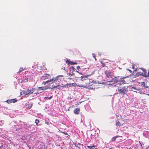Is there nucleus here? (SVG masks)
Wrapping results in <instances>:
<instances>
[{
    "label": "nucleus",
    "instance_id": "nucleus-1",
    "mask_svg": "<svg viewBox=\"0 0 149 149\" xmlns=\"http://www.w3.org/2000/svg\"><path fill=\"white\" fill-rule=\"evenodd\" d=\"M89 81H81V80L78 81L77 86L87 88L89 86Z\"/></svg>",
    "mask_w": 149,
    "mask_h": 149
},
{
    "label": "nucleus",
    "instance_id": "nucleus-2",
    "mask_svg": "<svg viewBox=\"0 0 149 149\" xmlns=\"http://www.w3.org/2000/svg\"><path fill=\"white\" fill-rule=\"evenodd\" d=\"M128 86H124L122 88H118V90L119 93L124 95L126 94V93L128 91Z\"/></svg>",
    "mask_w": 149,
    "mask_h": 149
},
{
    "label": "nucleus",
    "instance_id": "nucleus-3",
    "mask_svg": "<svg viewBox=\"0 0 149 149\" xmlns=\"http://www.w3.org/2000/svg\"><path fill=\"white\" fill-rule=\"evenodd\" d=\"M66 86H60L59 85H57L56 86H52V87L49 86V85L45 86L43 87V90H45L48 89H52L53 88L59 89V88H63L64 87H66Z\"/></svg>",
    "mask_w": 149,
    "mask_h": 149
},
{
    "label": "nucleus",
    "instance_id": "nucleus-4",
    "mask_svg": "<svg viewBox=\"0 0 149 149\" xmlns=\"http://www.w3.org/2000/svg\"><path fill=\"white\" fill-rule=\"evenodd\" d=\"M35 89L34 88H32L28 89L26 91L23 92V93L25 96L28 95H30L33 93L35 91Z\"/></svg>",
    "mask_w": 149,
    "mask_h": 149
},
{
    "label": "nucleus",
    "instance_id": "nucleus-5",
    "mask_svg": "<svg viewBox=\"0 0 149 149\" xmlns=\"http://www.w3.org/2000/svg\"><path fill=\"white\" fill-rule=\"evenodd\" d=\"M106 76L109 78H112L114 76V73H113L112 71L107 70L105 72Z\"/></svg>",
    "mask_w": 149,
    "mask_h": 149
},
{
    "label": "nucleus",
    "instance_id": "nucleus-6",
    "mask_svg": "<svg viewBox=\"0 0 149 149\" xmlns=\"http://www.w3.org/2000/svg\"><path fill=\"white\" fill-rule=\"evenodd\" d=\"M90 75H86L81 76V79H78V81L81 80V81H90L88 79V77Z\"/></svg>",
    "mask_w": 149,
    "mask_h": 149
},
{
    "label": "nucleus",
    "instance_id": "nucleus-7",
    "mask_svg": "<svg viewBox=\"0 0 149 149\" xmlns=\"http://www.w3.org/2000/svg\"><path fill=\"white\" fill-rule=\"evenodd\" d=\"M17 101V100L15 99H12L7 100L5 101V102H6L8 104H10L12 103H15Z\"/></svg>",
    "mask_w": 149,
    "mask_h": 149
},
{
    "label": "nucleus",
    "instance_id": "nucleus-8",
    "mask_svg": "<svg viewBox=\"0 0 149 149\" xmlns=\"http://www.w3.org/2000/svg\"><path fill=\"white\" fill-rule=\"evenodd\" d=\"M50 75L49 74H45L44 75L42 76V79L43 80H45L47 79H50Z\"/></svg>",
    "mask_w": 149,
    "mask_h": 149
},
{
    "label": "nucleus",
    "instance_id": "nucleus-9",
    "mask_svg": "<svg viewBox=\"0 0 149 149\" xmlns=\"http://www.w3.org/2000/svg\"><path fill=\"white\" fill-rule=\"evenodd\" d=\"M63 77V76H57L56 77L53 78L52 79H50L51 80V82L52 81H53L55 82L57 80L59 79H60V78H58V77Z\"/></svg>",
    "mask_w": 149,
    "mask_h": 149
},
{
    "label": "nucleus",
    "instance_id": "nucleus-10",
    "mask_svg": "<svg viewBox=\"0 0 149 149\" xmlns=\"http://www.w3.org/2000/svg\"><path fill=\"white\" fill-rule=\"evenodd\" d=\"M119 77H114L112 79V80L114 82L117 83L118 82H119Z\"/></svg>",
    "mask_w": 149,
    "mask_h": 149
},
{
    "label": "nucleus",
    "instance_id": "nucleus-11",
    "mask_svg": "<svg viewBox=\"0 0 149 149\" xmlns=\"http://www.w3.org/2000/svg\"><path fill=\"white\" fill-rule=\"evenodd\" d=\"M125 78V77H123L120 79L119 82H120V84H124L126 83V82L124 80Z\"/></svg>",
    "mask_w": 149,
    "mask_h": 149
},
{
    "label": "nucleus",
    "instance_id": "nucleus-12",
    "mask_svg": "<svg viewBox=\"0 0 149 149\" xmlns=\"http://www.w3.org/2000/svg\"><path fill=\"white\" fill-rule=\"evenodd\" d=\"M79 108H76L74 111V113L76 114H78L80 111Z\"/></svg>",
    "mask_w": 149,
    "mask_h": 149
},
{
    "label": "nucleus",
    "instance_id": "nucleus-13",
    "mask_svg": "<svg viewBox=\"0 0 149 149\" xmlns=\"http://www.w3.org/2000/svg\"><path fill=\"white\" fill-rule=\"evenodd\" d=\"M143 71L144 72L143 74V76L145 77H148L149 74L148 75V76L147 75V72L146 71V70H143Z\"/></svg>",
    "mask_w": 149,
    "mask_h": 149
},
{
    "label": "nucleus",
    "instance_id": "nucleus-14",
    "mask_svg": "<svg viewBox=\"0 0 149 149\" xmlns=\"http://www.w3.org/2000/svg\"><path fill=\"white\" fill-rule=\"evenodd\" d=\"M77 82L76 83H72L71 84H70L69 85L70 86H77Z\"/></svg>",
    "mask_w": 149,
    "mask_h": 149
},
{
    "label": "nucleus",
    "instance_id": "nucleus-15",
    "mask_svg": "<svg viewBox=\"0 0 149 149\" xmlns=\"http://www.w3.org/2000/svg\"><path fill=\"white\" fill-rule=\"evenodd\" d=\"M66 62L67 63L68 62V64H71V65H73V64H74L75 63H74V62H72V61H69L68 60H67L66 61Z\"/></svg>",
    "mask_w": 149,
    "mask_h": 149
},
{
    "label": "nucleus",
    "instance_id": "nucleus-16",
    "mask_svg": "<svg viewBox=\"0 0 149 149\" xmlns=\"http://www.w3.org/2000/svg\"><path fill=\"white\" fill-rule=\"evenodd\" d=\"M141 86H143L144 87V88H148V86H146V84L144 82H143L141 83Z\"/></svg>",
    "mask_w": 149,
    "mask_h": 149
},
{
    "label": "nucleus",
    "instance_id": "nucleus-17",
    "mask_svg": "<svg viewBox=\"0 0 149 149\" xmlns=\"http://www.w3.org/2000/svg\"><path fill=\"white\" fill-rule=\"evenodd\" d=\"M116 125L117 126H120L122 125V124H121L120 122L118 121L116 123Z\"/></svg>",
    "mask_w": 149,
    "mask_h": 149
},
{
    "label": "nucleus",
    "instance_id": "nucleus-18",
    "mask_svg": "<svg viewBox=\"0 0 149 149\" xmlns=\"http://www.w3.org/2000/svg\"><path fill=\"white\" fill-rule=\"evenodd\" d=\"M126 70L127 71H129L130 73L129 74H128V76H127V77H128L129 76H130V75H131V74H132V71L128 69H127Z\"/></svg>",
    "mask_w": 149,
    "mask_h": 149
},
{
    "label": "nucleus",
    "instance_id": "nucleus-19",
    "mask_svg": "<svg viewBox=\"0 0 149 149\" xmlns=\"http://www.w3.org/2000/svg\"><path fill=\"white\" fill-rule=\"evenodd\" d=\"M132 89H134L135 90V91H134L135 92H137V91L135 90L138 91H140V90L141 89H137L136 88V87H132Z\"/></svg>",
    "mask_w": 149,
    "mask_h": 149
},
{
    "label": "nucleus",
    "instance_id": "nucleus-20",
    "mask_svg": "<svg viewBox=\"0 0 149 149\" xmlns=\"http://www.w3.org/2000/svg\"><path fill=\"white\" fill-rule=\"evenodd\" d=\"M87 147L89 149H94L95 148V147L94 145H93L92 146H87Z\"/></svg>",
    "mask_w": 149,
    "mask_h": 149
},
{
    "label": "nucleus",
    "instance_id": "nucleus-21",
    "mask_svg": "<svg viewBox=\"0 0 149 149\" xmlns=\"http://www.w3.org/2000/svg\"><path fill=\"white\" fill-rule=\"evenodd\" d=\"M51 80H48L46 81H43L42 83V84L44 85H45L46 83H48L51 82Z\"/></svg>",
    "mask_w": 149,
    "mask_h": 149
},
{
    "label": "nucleus",
    "instance_id": "nucleus-22",
    "mask_svg": "<svg viewBox=\"0 0 149 149\" xmlns=\"http://www.w3.org/2000/svg\"><path fill=\"white\" fill-rule=\"evenodd\" d=\"M39 122V121L38 119H36L35 120V123H36V125L37 126H38L40 125L38 124V123Z\"/></svg>",
    "mask_w": 149,
    "mask_h": 149
},
{
    "label": "nucleus",
    "instance_id": "nucleus-23",
    "mask_svg": "<svg viewBox=\"0 0 149 149\" xmlns=\"http://www.w3.org/2000/svg\"><path fill=\"white\" fill-rule=\"evenodd\" d=\"M118 137V136L113 137V138H112L111 139V141H115L116 140V139Z\"/></svg>",
    "mask_w": 149,
    "mask_h": 149
},
{
    "label": "nucleus",
    "instance_id": "nucleus-24",
    "mask_svg": "<svg viewBox=\"0 0 149 149\" xmlns=\"http://www.w3.org/2000/svg\"><path fill=\"white\" fill-rule=\"evenodd\" d=\"M92 55L93 56V58L95 59V61H96L97 60V59H96V57L95 56V54H94V53H93L92 54Z\"/></svg>",
    "mask_w": 149,
    "mask_h": 149
},
{
    "label": "nucleus",
    "instance_id": "nucleus-25",
    "mask_svg": "<svg viewBox=\"0 0 149 149\" xmlns=\"http://www.w3.org/2000/svg\"><path fill=\"white\" fill-rule=\"evenodd\" d=\"M52 96H51L49 97H45V99H46L47 98H48L49 99H51L52 98Z\"/></svg>",
    "mask_w": 149,
    "mask_h": 149
},
{
    "label": "nucleus",
    "instance_id": "nucleus-26",
    "mask_svg": "<svg viewBox=\"0 0 149 149\" xmlns=\"http://www.w3.org/2000/svg\"><path fill=\"white\" fill-rule=\"evenodd\" d=\"M101 63L102 64V66L103 67H104L105 66V64L104 63H103L102 62H101Z\"/></svg>",
    "mask_w": 149,
    "mask_h": 149
},
{
    "label": "nucleus",
    "instance_id": "nucleus-27",
    "mask_svg": "<svg viewBox=\"0 0 149 149\" xmlns=\"http://www.w3.org/2000/svg\"><path fill=\"white\" fill-rule=\"evenodd\" d=\"M38 90H43V87H39L38 88Z\"/></svg>",
    "mask_w": 149,
    "mask_h": 149
},
{
    "label": "nucleus",
    "instance_id": "nucleus-28",
    "mask_svg": "<svg viewBox=\"0 0 149 149\" xmlns=\"http://www.w3.org/2000/svg\"><path fill=\"white\" fill-rule=\"evenodd\" d=\"M32 107V105H31L29 104L28 107H27V108L30 109Z\"/></svg>",
    "mask_w": 149,
    "mask_h": 149
},
{
    "label": "nucleus",
    "instance_id": "nucleus-29",
    "mask_svg": "<svg viewBox=\"0 0 149 149\" xmlns=\"http://www.w3.org/2000/svg\"><path fill=\"white\" fill-rule=\"evenodd\" d=\"M45 123L47 125H49V123L48 122L45 121Z\"/></svg>",
    "mask_w": 149,
    "mask_h": 149
},
{
    "label": "nucleus",
    "instance_id": "nucleus-30",
    "mask_svg": "<svg viewBox=\"0 0 149 149\" xmlns=\"http://www.w3.org/2000/svg\"><path fill=\"white\" fill-rule=\"evenodd\" d=\"M61 132L63 133V134H65V135H68L67 133L66 132L65 133V132Z\"/></svg>",
    "mask_w": 149,
    "mask_h": 149
},
{
    "label": "nucleus",
    "instance_id": "nucleus-31",
    "mask_svg": "<svg viewBox=\"0 0 149 149\" xmlns=\"http://www.w3.org/2000/svg\"><path fill=\"white\" fill-rule=\"evenodd\" d=\"M134 65H132V68L133 69H134Z\"/></svg>",
    "mask_w": 149,
    "mask_h": 149
},
{
    "label": "nucleus",
    "instance_id": "nucleus-32",
    "mask_svg": "<svg viewBox=\"0 0 149 149\" xmlns=\"http://www.w3.org/2000/svg\"><path fill=\"white\" fill-rule=\"evenodd\" d=\"M60 78H61V77H58V78H60V79H61Z\"/></svg>",
    "mask_w": 149,
    "mask_h": 149
},
{
    "label": "nucleus",
    "instance_id": "nucleus-33",
    "mask_svg": "<svg viewBox=\"0 0 149 149\" xmlns=\"http://www.w3.org/2000/svg\"><path fill=\"white\" fill-rule=\"evenodd\" d=\"M111 148H109V149H111Z\"/></svg>",
    "mask_w": 149,
    "mask_h": 149
},
{
    "label": "nucleus",
    "instance_id": "nucleus-34",
    "mask_svg": "<svg viewBox=\"0 0 149 149\" xmlns=\"http://www.w3.org/2000/svg\"><path fill=\"white\" fill-rule=\"evenodd\" d=\"M148 95H149V94H148Z\"/></svg>",
    "mask_w": 149,
    "mask_h": 149
}]
</instances>
